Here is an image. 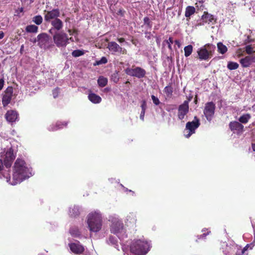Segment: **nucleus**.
Here are the masks:
<instances>
[{
    "label": "nucleus",
    "instance_id": "nucleus-1",
    "mask_svg": "<svg viewBox=\"0 0 255 255\" xmlns=\"http://www.w3.org/2000/svg\"><path fill=\"white\" fill-rule=\"evenodd\" d=\"M28 169L25 166V162L23 160L17 158L14 165V171L13 173V181L10 183L14 185L20 183L26 178L29 177L27 175Z\"/></svg>",
    "mask_w": 255,
    "mask_h": 255
},
{
    "label": "nucleus",
    "instance_id": "nucleus-2",
    "mask_svg": "<svg viewBox=\"0 0 255 255\" xmlns=\"http://www.w3.org/2000/svg\"><path fill=\"white\" fill-rule=\"evenodd\" d=\"M87 224L90 231L98 232L102 228V218L99 213H91L88 216Z\"/></svg>",
    "mask_w": 255,
    "mask_h": 255
},
{
    "label": "nucleus",
    "instance_id": "nucleus-3",
    "mask_svg": "<svg viewBox=\"0 0 255 255\" xmlns=\"http://www.w3.org/2000/svg\"><path fill=\"white\" fill-rule=\"evenodd\" d=\"M149 244L144 240L134 241L130 246V252L135 255H145L149 251Z\"/></svg>",
    "mask_w": 255,
    "mask_h": 255
},
{
    "label": "nucleus",
    "instance_id": "nucleus-4",
    "mask_svg": "<svg viewBox=\"0 0 255 255\" xmlns=\"http://www.w3.org/2000/svg\"><path fill=\"white\" fill-rule=\"evenodd\" d=\"M215 47L210 44H207L199 48L197 51L198 59L200 61H208L213 56Z\"/></svg>",
    "mask_w": 255,
    "mask_h": 255
},
{
    "label": "nucleus",
    "instance_id": "nucleus-5",
    "mask_svg": "<svg viewBox=\"0 0 255 255\" xmlns=\"http://www.w3.org/2000/svg\"><path fill=\"white\" fill-rule=\"evenodd\" d=\"M200 122L197 117L195 116L192 122H188L186 124V129L189 131V133L185 134L187 138H189L192 134L195 132V130L200 126Z\"/></svg>",
    "mask_w": 255,
    "mask_h": 255
},
{
    "label": "nucleus",
    "instance_id": "nucleus-6",
    "mask_svg": "<svg viewBox=\"0 0 255 255\" xmlns=\"http://www.w3.org/2000/svg\"><path fill=\"white\" fill-rule=\"evenodd\" d=\"M215 108V104L213 102H208L205 104L203 113L209 122L211 121L214 116Z\"/></svg>",
    "mask_w": 255,
    "mask_h": 255
},
{
    "label": "nucleus",
    "instance_id": "nucleus-7",
    "mask_svg": "<svg viewBox=\"0 0 255 255\" xmlns=\"http://www.w3.org/2000/svg\"><path fill=\"white\" fill-rule=\"evenodd\" d=\"M125 71L127 75L132 77H136L138 78H142L146 74L145 70L139 67H136L133 69L127 68L125 69Z\"/></svg>",
    "mask_w": 255,
    "mask_h": 255
},
{
    "label": "nucleus",
    "instance_id": "nucleus-8",
    "mask_svg": "<svg viewBox=\"0 0 255 255\" xmlns=\"http://www.w3.org/2000/svg\"><path fill=\"white\" fill-rule=\"evenodd\" d=\"M38 45L42 48L46 49L49 47L50 37L45 33H42L37 36Z\"/></svg>",
    "mask_w": 255,
    "mask_h": 255
},
{
    "label": "nucleus",
    "instance_id": "nucleus-9",
    "mask_svg": "<svg viewBox=\"0 0 255 255\" xmlns=\"http://www.w3.org/2000/svg\"><path fill=\"white\" fill-rule=\"evenodd\" d=\"M15 158L13 153V150L12 148L8 149L5 153V157L3 159L4 165L6 168H9Z\"/></svg>",
    "mask_w": 255,
    "mask_h": 255
},
{
    "label": "nucleus",
    "instance_id": "nucleus-10",
    "mask_svg": "<svg viewBox=\"0 0 255 255\" xmlns=\"http://www.w3.org/2000/svg\"><path fill=\"white\" fill-rule=\"evenodd\" d=\"M53 35L54 43L58 47L64 46V31L50 33Z\"/></svg>",
    "mask_w": 255,
    "mask_h": 255
},
{
    "label": "nucleus",
    "instance_id": "nucleus-11",
    "mask_svg": "<svg viewBox=\"0 0 255 255\" xmlns=\"http://www.w3.org/2000/svg\"><path fill=\"white\" fill-rule=\"evenodd\" d=\"M13 94V88L12 87H8L3 95L2 99V103L3 107L6 106L11 101Z\"/></svg>",
    "mask_w": 255,
    "mask_h": 255
},
{
    "label": "nucleus",
    "instance_id": "nucleus-12",
    "mask_svg": "<svg viewBox=\"0 0 255 255\" xmlns=\"http://www.w3.org/2000/svg\"><path fill=\"white\" fill-rule=\"evenodd\" d=\"M189 107L187 102L183 103L179 106L178 108V118L182 120L189 112Z\"/></svg>",
    "mask_w": 255,
    "mask_h": 255
},
{
    "label": "nucleus",
    "instance_id": "nucleus-13",
    "mask_svg": "<svg viewBox=\"0 0 255 255\" xmlns=\"http://www.w3.org/2000/svg\"><path fill=\"white\" fill-rule=\"evenodd\" d=\"M202 23H200V25H203L204 23H212V24L216 22V19L215 18L213 15L208 13L207 11H204L201 17Z\"/></svg>",
    "mask_w": 255,
    "mask_h": 255
},
{
    "label": "nucleus",
    "instance_id": "nucleus-14",
    "mask_svg": "<svg viewBox=\"0 0 255 255\" xmlns=\"http://www.w3.org/2000/svg\"><path fill=\"white\" fill-rule=\"evenodd\" d=\"M53 27L49 30L50 33L54 32L62 31L63 22L59 18H56L51 22Z\"/></svg>",
    "mask_w": 255,
    "mask_h": 255
},
{
    "label": "nucleus",
    "instance_id": "nucleus-15",
    "mask_svg": "<svg viewBox=\"0 0 255 255\" xmlns=\"http://www.w3.org/2000/svg\"><path fill=\"white\" fill-rule=\"evenodd\" d=\"M240 62L243 67H248L253 63L255 62V56L252 55L247 56L245 58L241 59Z\"/></svg>",
    "mask_w": 255,
    "mask_h": 255
},
{
    "label": "nucleus",
    "instance_id": "nucleus-16",
    "mask_svg": "<svg viewBox=\"0 0 255 255\" xmlns=\"http://www.w3.org/2000/svg\"><path fill=\"white\" fill-rule=\"evenodd\" d=\"M69 247L70 250L75 254H81L84 251V247L79 244V242L69 244Z\"/></svg>",
    "mask_w": 255,
    "mask_h": 255
},
{
    "label": "nucleus",
    "instance_id": "nucleus-17",
    "mask_svg": "<svg viewBox=\"0 0 255 255\" xmlns=\"http://www.w3.org/2000/svg\"><path fill=\"white\" fill-rule=\"evenodd\" d=\"M60 15V12L58 9H54L51 11H47L44 16L45 20L49 21L51 19L58 18Z\"/></svg>",
    "mask_w": 255,
    "mask_h": 255
},
{
    "label": "nucleus",
    "instance_id": "nucleus-18",
    "mask_svg": "<svg viewBox=\"0 0 255 255\" xmlns=\"http://www.w3.org/2000/svg\"><path fill=\"white\" fill-rule=\"evenodd\" d=\"M230 129L234 131L237 130L239 132H242L244 130V126L238 122H231L229 124Z\"/></svg>",
    "mask_w": 255,
    "mask_h": 255
},
{
    "label": "nucleus",
    "instance_id": "nucleus-19",
    "mask_svg": "<svg viewBox=\"0 0 255 255\" xmlns=\"http://www.w3.org/2000/svg\"><path fill=\"white\" fill-rule=\"evenodd\" d=\"M3 164L2 159H0V178H5L6 182H9L10 180V176L8 171L3 170Z\"/></svg>",
    "mask_w": 255,
    "mask_h": 255
},
{
    "label": "nucleus",
    "instance_id": "nucleus-20",
    "mask_svg": "<svg viewBox=\"0 0 255 255\" xmlns=\"http://www.w3.org/2000/svg\"><path fill=\"white\" fill-rule=\"evenodd\" d=\"M123 227V223L121 222L113 223L111 227V231L112 233L118 234L122 231Z\"/></svg>",
    "mask_w": 255,
    "mask_h": 255
},
{
    "label": "nucleus",
    "instance_id": "nucleus-21",
    "mask_svg": "<svg viewBox=\"0 0 255 255\" xmlns=\"http://www.w3.org/2000/svg\"><path fill=\"white\" fill-rule=\"evenodd\" d=\"M6 120L9 122H14L17 118V113L16 112L11 110L8 111L5 115Z\"/></svg>",
    "mask_w": 255,
    "mask_h": 255
},
{
    "label": "nucleus",
    "instance_id": "nucleus-22",
    "mask_svg": "<svg viewBox=\"0 0 255 255\" xmlns=\"http://www.w3.org/2000/svg\"><path fill=\"white\" fill-rule=\"evenodd\" d=\"M108 48L109 50L114 52H117L122 51V48L120 47L116 42H109L108 44Z\"/></svg>",
    "mask_w": 255,
    "mask_h": 255
},
{
    "label": "nucleus",
    "instance_id": "nucleus-23",
    "mask_svg": "<svg viewBox=\"0 0 255 255\" xmlns=\"http://www.w3.org/2000/svg\"><path fill=\"white\" fill-rule=\"evenodd\" d=\"M88 99L94 104H99L102 101V98L98 95L92 93L91 91H90V93L88 95Z\"/></svg>",
    "mask_w": 255,
    "mask_h": 255
},
{
    "label": "nucleus",
    "instance_id": "nucleus-24",
    "mask_svg": "<svg viewBox=\"0 0 255 255\" xmlns=\"http://www.w3.org/2000/svg\"><path fill=\"white\" fill-rule=\"evenodd\" d=\"M196 12V9L193 6H187L185 9V16L187 21H189L191 15Z\"/></svg>",
    "mask_w": 255,
    "mask_h": 255
},
{
    "label": "nucleus",
    "instance_id": "nucleus-25",
    "mask_svg": "<svg viewBox=\"0 0 255 255\" xmlns=\"http://www.w3.org/2000/svg\"><path fill=\"white\" fill-rule=\"evenodd\" d=\"M69 215L72 217H76L80 215L79 208L74 206L69 209Z\"/></svg>",
    "mask_w": 255,
    "mask_h": 255
},
{
    "label": "nucleus",
    "instance_id": "nucleus-26",
    "mask_svg": "<svg viewBox=\"0 0 255 255\" xmlns=\"http://www.w3.org/2000/svg\"><path fill=\"white\" fill-rule=\"evenodd\" d=\"M163 91L167 97L170 98L172 96L173 93V88L171 86V84H169L166 86L164 88Z\"/></svg>",
    "mask_w": 255,
    "mask_h": 255
},
{
    "label": "nucleus",
    "instance_id": "nucleus-27",
    "mask_svg": "<svg viewBox=\"0 0 255 255\" xmlns=\"http://www.w3.org/2000/svg\"><path fill=\"white\" fill-rule=\"evenodd\" d=\"M25 31L29 33H37L38 27L35 25H29L26 27Z\"/></svg>",
    "mask_w": 255,
    "mask_h": 255
},
{
    "label": "nucleus",
    "instance_id": "nucleus-28",
    "mask_svg": "<svg viewBox=\"0 0 255 255\" xmlns=\"http://www.w3.org/2000/svg\"><path fill=\"white\" fill-rule=\"evenodd\" d=\"M108 79L103 76H100L98 80V85L100 87H104L107 85Z\"/></svg>",
    "mask_w": 255,
    "mask_h": 255
},
{
    "label": "nucleus",
    "instance_id": "nucleus-29",
    "mask_svg": "<svg viewBox=\"0 0 255 255\" xmlns=\"http://www.w3.org/2000/svg\"><path fill=\"white\" fill-rule=\"evenodd\" d=\"M218 52L222 54H225L227 51V47L222 43L219 42L217 44Z\"/></svg>",
    "mask_w": 255,
    "mask_h": 255
},
{
    "label": "nucleus",
    "instance_id": "nucleus-30",
    "mask_svg": "<svg viewBox=\"0 0 255 255\" xmlns=\"http://www.w3.org/2000/svg\"><path fill=\"white\" fill-rule=\"evenodd\" d=\"M184 55L186 57L189 56L193 51V46L191 45H188L184 48Z\"/></svg>",
    "mask_w": 255,
    "mask_h": 255
},
{
    "label": "nucleus",
    "instance_id": "nucleus-31",
    "mask_svg": "<svg viewBox=\"0 0 255 255\" xmlns=\"http://www.w3.org/2000/svg\"><path fill=\"white\" fill-rule=\"evenodd\" d=\"M239 65L235 62H229L227 65V68L230 70H236L239 68Z\"/></svg>",
    "mask_w": 255,
    "mask_h": 255
},
{
    "label": "nucleus",
    "instance_id": "nucleus-32",
    "mask_svg": "<svg viewBox=\"0 0 255 255\" xmlns=\"http://www.w3.org/2000/svg\"><path fill=\"white\" fill-rule=\"evenodd\" d=\"M251 116L249 114L244 115L241 116L239 119L240 122L243 124H246L248 122Z\"/></svg>",
    "mask_w": 255,
    "mask_h": 255
},
{
    "label": "nucleus",
    "instance_id": "nucleus-33",
    "mask_svg": "<svg viewBox=\"0 0 255 255\" xmlns=\"http://www.w3.org/2000/svg\"><path fill=\"white\" fill-rule=\"evenodd\" d=\"M173 43V38L170 37L168 40H165L163 42V45H165V44H167L168 48L170 50H172L171 44Z\"/></svg>",
    "mask_w": 255,
    "mask_h": 255
},
{
    "label": "nucleus",
    "instance_id": "nucleus-34",
    "mask_svg": "<svg viewBox=\"0 0 255 255\" xmlns=\"http://www.w3.org/2000/svg\"><path fill=\"white\" fill-rule=\"evenodd\" d=\"M42 17L41 15H36L33 17L32 21L37 25H40L42 22Z\"/></svg>",
    "mask_w": 255,
    "mask_h": 255
},
{
    "label": "nucleus",
    "instance_id": "nucleus-35",
    "mask_svg": "<svg viewBox=\"0 0 255 255\" xmlns=\"http://www.w3.org/2000/svg\"><path fill=\"white\" fill-rule=\"evenodd\" d=\"M84 54V51L81 50H75L72 52V56L75 57H79L83 55Z\"/></svg>",
    "mask_w": 255,
    "mask_h": 255
},
{
    "label": "nucleus",
    "instance_id": "nucleus-36",
    "mask_svg": "<svg viewBox=\"0 0 255 255\" xmlns=\"http://www.w3.org/2000/svg\"><path fill=\"white\" fill-rule=\"evenodd\" d=\"M143 22L145 25L149 28H151L152 26V22L150 20L149 17L146 16L143 18Z\"/></svg>",
    "mask_w": 255,
    "mask_h": 255
},
{
    "label": "nucleus",
    "instance_id": "nucleus-37",
    "mask_svg": "<svg viewBox=\"0 0 255 255\" xmlns=\"http://www.w3.org/2000/svg\"><path fill=\"white\" fill-rule=\"evenodd\" d=\"M245 51L248 54H251L255 52V50H254L253 48L250 45H248L245 47Z\"/></svg>",
    "mask_w": 255,
    "mask_h": 255
},
{
    "label": "nucleus",
    "instance_id": "nucleus-38",
    "mask_svg": "<svg viewBox=\"0 0 255 255\" xmlns=\"http://www.w3.org/2000/svg\"><path fill=\"white\" fill-rule=\"evenodd\" d=\"M107 62V59L105 57H103L100 60L96 61V63L94 64V65H99L102 64H106Z\"/></svg>",
    "mask_w": 255,
    "mask_h": 255
},
{
    "label": "nucleus",
    "instance_id": "nucleus-39",
    "mask_svg": "<svg viewBox=\"0 0 255 255\" xmlns=\"http://www.w3.org/2000/svg\"><path fill=\"white\" fill-rule=\"evenodd\" d=\"M151 97L153 101V103L154 105L157 106L160 104V102L157 97H155L154 95H151Z\"/></svg>",
    "mask_w": 255,
    "mask_h": 255
},
{
    "label": "nucleus",
    "instance_id": "nucleus-40",
    "mask_svg": "<svg viewBox=\"0 0 255 255\" xmlns=\"http://www.w3.org/2000/svg\"><path fill=\"white\" fill-rule=\"evenodd\" d=\"M70 233L71 235L75 236H78L80 235V232L77 229H71L70 230Z\"/></svg>",
    "mask_w": 255,
    "mask_h": 255
},
{
    "label": "nucleus",
    "instance_id": "nucleus-41",
    "mask_svg": "<svg viewBox=\"0 0 255 255\" xmlns=\"http://www.w3.org/2000/svg\"><path fill=\"white\" fill-rule=\"evenodd\" d=\"M206 231L205 230H202V232H204L202 235H200L199 236H198V239H205L206 237L209 235V233H211L210 231H207V232H205Z\"/></svg>",
    "mask_w": 255,
    "mask_h": 255
},
{
    "label": "nucleus",
    "instance_id": "nucleus-42",
    "mask_svg": "<svg viewBox=\"0 0 255 255\" xmlns=\"http://www.w3.org/2000/svg\"><path fill=\"white\" fill-rule=\"evenodd\" d=\"M146 102L145 100H143L141 102V111H145L146 109Z\"/></svg>",
    "mask_w": 255,
    "mask_h": 255
},
{
    "label": "nucleus",
    "instance_id": "nucleus-43",
    "mask_svg": "<svg viewBox=\"0 0 255 255\" xmlns=\"http://www.w3.org/2000/svg\"><path fill=\"white\" fill-rule=\"evenodd\" d=\"M59 89L58 88H55L53 91V96L54 98H56L58 95Z\"/></svg>",
    "mask_w": 255,
    "mask_h": 255
},
{
    "label": "nucleus",
    "instance_id": "nucleus-44",
    "mask_svg": "<svg viewBox=\"0 0 255 255\" xmlns=\"http://www.w3.org/2000/svg\"><path fill=\"white\" fill-rule=\"evenodd\" d=\"M145 111H141L140 115V119L143 121H144V117L145 115Z\"/></svg>",
    "mask_w": 255,
    "mask_h": 255
},
{
    "label": "nucleus",
    "instance_id": "nucleus-45",
    "mask_svg": "<svg viewBox=\"0 0 255 255\" xmlns=\"http://www.w3.org/2000/svg\"><path fill=\"white\" fill-rule=\"evenodd\" d=\"M3 85H4V80L3 79H0V90H1L3 87Z\"/></svg>",
    "mask_w": 255,
    "mask_h": 255
},
{
    "label": "nucleus",
    "instance_id": "nucleus-46",
    "mask_svg": "<svg viewBox=\"0 0 255 255\" xmlns=\"http://www.w3.org/2000/svg\"><path fill=\"white\" fill-rule=\"evenodd\" d=\"M192 99V96H190V97H188L187 98V100L184 101L183 103L187 102V105H189V103L191 101Z\"/></svg>",
    "mask_w": 255,
    "mask_h": 255
},
{
    "label": "nucleus",
    "instance_id": "nucleus-47",
    "mask_svg": "<svg viewBox=\"0 0 255 255\" xmlns=\"http://www.w3.org/2000/svg\"><path fill=\"white\" fill-rule=\"evenodd\" d=\"M118 41L120 42V43H122V42H124L125 41V39L124 38H123V37H121V38H118Z\"/></svg>",
    "mask_w": 255,
    "mask_h": 255
},
{
    "label": "nucleus",
    "instance_id": "nucleus-48",
    "mask_svg": "<svg viewBox=\"0 0 255 255\" xmlns=\"http://www.w3.org/2000/svg\"><path fill=\"white\" fill-rule=\"evenodd\" d=\"M248 248H249V245H247V246H246V247L243 249V250L242 251V252H241L242 254H243L245 252V251H246V250H248Z\"/></svg>",
    "mask_w": 255,
    "mask_h": 255
},
{
    "label": "nucleus",
    "instance_id": "nucleus-49",
    "mask_svg": "<svg viewBox=\"0 0 255 255\" xmlns=\"http://www.w3.org/2000/svg\"><path fill=\"white\" fill-rule=\"evenodd\" d=\"M119 52H120V53H122L123 54H126L127 51L126 49L122 48V51H119Z\"/></svg>",
    "mask_w": 255,
    "mask_h": 255
},
{
    "label": "nucleus",
    "instance_id": "nucleus-50",
    "mask_svg": "<svg viewBox=\"0 0 255 255\" xmlns=\"http://www.w3.org/2000/svg\"><path fill=\"white\" fill-rule=\"evenodd\" d=\"M30 41H31L32 42H33V43H35L36 42H38L37 38H34L33 39H31L30 40Z\"/></svg>",
    "mask_w": 255,
    "mask_h": 255
},
{
    "label": "nucleus",
    "instance_id": "nucleus-51",
    "mask_svg": "<svg viewBox=\"0 0 255 255\" xmlns=\"http://www.w3.org/2000/svg\"><path fill=\"white\" fill-rule=\"evenodd\" d=\"M174 42H175V44H176V45H178V47H180V42L179 41V40H175L174 41Z\"/></svg>",
    "mask_w": 255,
    "mask_h": 255
},
{
    "label": "nucleus",
    "instance_id": "nucleus-52",
    "mask_svg": "<svg viewBox=\"0 0 255 255\" xmlns=\"http://www.w3.org/2000/svg\"><path fill=\"white\" fill-rule=\"evenodd\" d=\"M114 238L113 237H110L109 238V241H110L111 242H112L113 244H115V242L113 241Z\"/></svg>",
    "mask_w": 255,
    "mask_h": 255
},
{
    "label": "nucleus",
    "instance_id": "nucleus-53",
    "mask_svg": "<svg viewBox=\"0 0 255 255\" xmlns=\"http://www.w3.org/2000/svg\"><path fill=\"white\" fill-rule=\"evenodd\" d=\"M4 36V33L2 32L0 33V39H2Z\"/></svg>",
    "mask_w": 255,
    "mask_h": 255
},
{
    "label": "nucleus",
    "instance_id": "nucleus-54",
    "mask_svg": "<svg viewBox=\"0 0 255 255\" xmlns=\"http://www.w3.org/2000/svg\"><path fill=\"white\" fill-rule=\"evenodd\" d=\"M252 147L253 150L254 151H255V143H252Z\"/></svg>",
    "mask_w": 255,
    "mask_h": 255
},
{
    "label": "nucleus",
    "instance_id": "nucleus-55",
    "mask_svg": "<svg viewBox=\"0 0 255 255\" xmlns=\"http://www.w3.org/2000/svg\"><path fill=\"white\" fill-rule=\"evenodd\" d=\"M252 226H253V227L254 230L255 231V221L253 222Z\"/></svg>",
    "mask_w": 255,
    "mask_h": 255
},
{
    "label": "nucleus",
    "instance_id": "nucleus-56",
    "mask_svg": "<svg viewBox=\"0 0 255 255\" xmlns=\"http://www.w3.org/2000/svg\"><path fill=\"white\" fill-rule=\"evenodd\" d=\"M62 126H63V125H56L57 127H58V128H62Z\"/></svg>",
    "mask_w": 255,
    "mask_h": 255
},
{
    "label": "nucleus",
    "instance_id": "nucleus-57",
    "mask_svg": "<svg viewBox=\"0 0 255 255\" xmlns=\"http://www.w3.org/2000/svg\"><path fill=\"white\" fill-rule=\"evenodd\" d=\"M19 11L20 12H23V8L22 7L20 8L19 9Z\"/></svg>",
    "mask_w": 255,
    "mask_h": 255
},
{
    "label": "nucleus",
    "instance_id": "nucleus-58",
    "mask_svg": "<svg viewBox=\"0 0 255 255\" xmlns=\"http://www.w3.org/2000/svg\"><path fill=\"white\" fill-rule=\"evenodd\" d=\"M197 102V96H196L195 98L194 102L196 104Z\"/></svg>",
    "mask_w": 255,
    "mask_h": 255
},
{
    "label": "nucleus",
    "instance_id": "nucleus-59",
    "mask_svg": "<svg viewBox=\"0 0 255 255\" xmlns=\"http://www.w3.org/2000/svg\"><path fill=\"white\" fill-rule=\"evenodd\" d=\"M23 45H22V46H21V49H20L21 50L22 49H23Z\"/></svg>",
    "mask_w": 255,
    "mask_h": 255
},
{
    "label": "nucleus",
    "instance_id": "nucleus-60",
    "mask_svg": "<svg viewBox=\"0 0 255 255\" xmlns=\"http://www.w3.org/2000/svg\"><path fill=\"white\" fill-rule=\"evenodd\" d=\"M121 12H122V10H120L119 12H120V13H121Z\"/></svg>",
    "mask_w": 255,
    "mask_h": 255
}]
</instances>
